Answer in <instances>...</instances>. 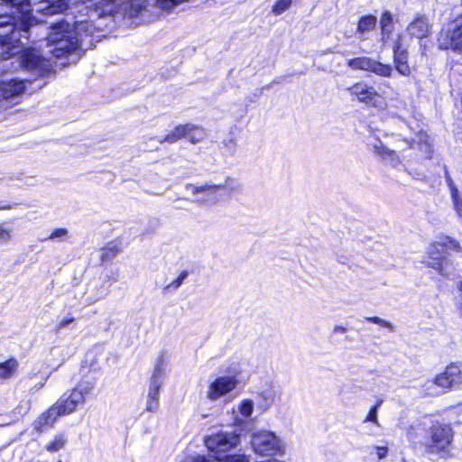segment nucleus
<instances>
[{
  "label": "nucleus",
  "mask_w": 462,
  "mask_h": 462,
  "mask_svg": "<svg viewBox=\"0 0 462 462\" xmlns=\"http://www.w3.org/2000/svg\"><path fill=\"white\" fill-rule=\"evenodd\" d=\"M19 68L29 72L33 79H14L5 82L0 90L5 99L14 100L25 93L26 82L32 83L38 79L55 74L51 60L44 57L39 50L0 42V76L14 72Z\"/></svg>",
  "instance_id": "1"
},
{
  "label": "nucleus",
  "mask_w": 462,
  "mask_h": 462,
  "mask_svg": "<svg viewBox=\"0 0 462 462\" xmlns=\"http://www.w3.org/2000/svg\"><path fill=\"white\" fill-rule=\"evenodd\" d=\"M60 69L77 64L85 51L80 47L83 35L94 32L91 21L86 18L88 6L82 0H60Z\"/></svg>",
  "instance_id": "2"
},
{
  "label": "nucleus",
  "mask_w": 462,
  "mask_h": 462,
  "mask_svg": "<svg viewBox=\"0 0 462 462\" xmlns=\"http://www.w3.org/2000/svg\"><path fill=\"white\" fill-rule=\"evenodd\" d=\"M0 6L6 9L0 14V42L22 48L23 39L29 40L31 28L39 23L32 0H0Z\"/></svg>",
  "instance_id": "3"
},
{
  "label": "nucleus",
  "mask_w": 462,
  "mask_h": 462,
  "mask_svg": "<svg viewBox=\"0 0 462 462\" xmlns=\"http://www.w3.org/2000/svg\"><path fill=\"white\" fill-rule=\"evenodd\" d=\"M459 249V244L455 239L448 236L441 238L430 245L426 263L429 267L435 269L440 275L448 276L451 273V268L448 250L458 251Z\"/></svg>",
  "instance_id": "4"
},
{
  "label": "nucleus",
  "mask_w": 462,
  "mask_h": 462,
  "mask_svg": "<svg viewBox=\"0 0 462 462\" xmlns=\"http://www.w3.org/2000/svg\"><path fill=\"white\" fill-rule=\"evenodd\" d=\"M462 383V365L454 363L447 366L444 373L436 376L434 381L425 383L428 395H438L447 390L457 389Z\"/></svg>",
  "instance_id": "5"
},
{
  "label": "nucleus",
  "mask_w": 462,
  "mask_h": 462,
  "mask_svg": "<svg viewBox=\"0 0 462 462\" xmlns=\"http://www.w3.org/2000/svg\"><path fill=\"white\" fill-rule=\"evenodd\" d=\"M166 357L161 354L158 357L154 369L150 379L149 391L146 401V411L156 412L159 409L160 390L164 381V373L166 366Z\"/></svg>",
  "instance_id": "6"
},
{
  "label": "nucleus",
  "mask_w": 462,
  "mask_h": 462,
  "mask_svg": "<svg viewBox=\"0 0 462 462\" xmlns=\"http://www.w3.org/2000/svg\"><path fill=\"white\" fill-rule=\"evenodd\" d=\"M453 440V430L448 424L436 421L429 430L428 449L432 453H448Z\"/></svg>",
  "instance_id": "7"
},
{
  "label": "nucleus",
  "mask_w": 462,
  "mask_h": 462,
  "mask_svg": "<svg viewBox=\"0 0 462 462\" xmlns=\"http://www.w3.org/2000/svg\"><path fill=\"white\" fill-rule=\"evenodd\" d=\"M253 450L261 456H274L282 451L281 439L273 431L254 433L250 440Z\"/></svg>",
  "instance_id": "8"
},
{
  "label": "nucleus",
  "mask_w": 462,
  "mask_h": 462,
  "mask_svg": "<svg viewBox=\"0 0 462 462\" xmlns=\"http://www.w3.org/2000/svg\"><path fill=\"white\" fill-rule=\"evenodd\" d=\"M93 389L89 383H80L71 391L66 392L60 398V416L74 411L79 403H83L85 396Z\"/></svg>",
  "instance_id": "9"
},
{
  "label": "nucleus",
  "mask_w": 462,
  "mask_h": 462,
  "mask_svg": "<svg viewBox=\"0 0 462 462\" xmlns=\"http://www.w3.org/2000/svg\"><path fill=\"white\" fill-rule=\"evenodd\" d=\"M204 441L209 452L214 453L217 459V457H221L222 453L236 447L240 441V436L234 431L218 432L206 437Z\"/></svg>",
  "instance_id": "10"
},
{
  "label": "nucleus",
  "mask_w": 462,
  "mask_h": 462,
  "mask_svg": "<svg viewBox=\"0 0 462 462\" xmlns=\"http://www.w3.org/2000/svg\"><path fill=\"white\" fill-rule=\"evenodd\" d=\"M408 145V141L402 139L399 136L395 137L392 143H383V141L377 139L375 143H371L373 152L380 156L383 160L388 161L394 167L401 164L397 151L403 150L404 147Z\"/></svg>",
  "instance_id": "11"
},
{
  "label": "nucleus",
  "mask_w": 462,
  "mask_h": 462,
  "mask_svg": "<svg viewBox=\"0 0 462 462\" xmlns=\"http://www.w3.org/2000/svg\"><path fill=\"white\" fill-rule=\"evenodd\" d=\"M226 373L227 375L218 376L210 383L207 396L211 401H216L227 394L237 386L236 375L239 374V370L233 367L228 369Z\"/></svg>",
  "instance_id": "12"
},
{
  "label": "nucleus",
  "mask_w": 462,
  "mask_h": 462,
  "mask_svg": "<svg viewBox=\"0 0 462 462\" xmlns=\"http://www.w3.org/2000/svg\"><path fill=\"white\" fill-rule=\"evenodd\" d=\"M204 133L202 128L191 125H177L170 134L165 135L162 139L156 138L157 142L162 143L164 142L169 143H174L182 137L188 138L191 143H195L199 142L203 138ZM155 140V138H152Z\"/></svg>",
  "instance_id": "13"
},
{
  "label": "nucleus",
  "mask_w": 462,
  "mask_h": 462,
  "mask_svg": "<svg viewBox=\"0 0 462 462\" xmlns=\"http://www.w3.org/2000/svg\"><path fill=\"white\" fill-rule=\"evenodd\" d=\"M185 189L189 190L192 195L204 194V196L192 200L199 205L212 207L219 201L217 191L220 190V188L217 187V184L207 182L202 185H195L187 183Z\"/></svg>",
  "instance_id": "14"
},
{
  "label": "nucleus",
  "mask_w": 462,
  "mask_h": 462,
  "mask_svg": "<svg viewBox=\"0 0 462 462\" xmlns=\"http://www.w3.org/2000/svg\"><path fill=\"white\" fill-rule=\"evenodd\" d=\"M347 91L352 98H356L366 106H381V97L373 86L361 81L348 88Z\"/></svg>",
  "instance_id": "15"
},
{
  "label": "nucleus",
  "mask_w": 462,
  "mask_h": 462,
  "mask_svg": "<svg viewBox=\"0 0 462 462\" xmlns=\"http://www.w3.org/2000/svg\"><path fill=\"white\" fill-rule=\"evenodd\" d=\"M393 64L396 71L404 77H408L411 73V66L409 64V52L408 50L402 43L401 35L398 36L393 46Z\"/></svg>",
  "instance_id": "16"
},
{
  "label": "nucleus",
  "mask_w": 462,
  "mask_h": 462,
  "mask_svg": "<svg viewBox=\"0 0 462 462\" xmlns=\"http://www.w3.org/2000/svg\"><path fill=\"white\" fill-rule=\"evenodd\" d=\"M431 25L424 14H416L407 26V32L412 38L422 40L430 34Z\"/></svg>",
  "instance_id": "17"
},
{
  "label": "nucleus",
  "mask_w": 462,
  "mask_h": 462,
  "mask_svg": "<svg viewBox=\"0 0 462 462\" xmlns=\"http://www.w3.org/2000/svg\"><path fill=\"white\" fill-rule=\"evenodd\" d=\"M58 419V402L53 403L51 407L43 412L34 422V429L42 432L48 430L54 426Z\"/></svg>",
  "instance_id": "18"
},
{
  "label": "nucleus",
  "mask_w": 462,
  "mask_h": 462,
  "mask_svg": "<svg viewBox=\"0 0 462 462\" xmlns=\"http://www.w3.org/2000/svg\"><path fill=\"white\" fill-rule=\"evenodd\" d=\"M109 292V285L103 282L97 287V284H94L93 288H88L83 295L85 303L92 304L96 301L106 297Z\"/></svg>",
  "instance_id": "19"
},
{
  "label": "nucleus",
  "mask_w": 462,
  "mask_h": 462,
  "mask_svg": "<svg viewBox=\"0 0 462 462\" xmlns=\"http://www.w3.org/2000/svg\"><path fill=\"white\" fill-rule=\"evenodd\" d=\"M381 42L385 44L393 31V17L391 12H383L380 18Z\"/></svg>",
  "instance_id": "20"
},
{
  "label": "nucleus",
  "mask_w": 462,
  "mask_h": 462,
  "mask_svg": "<svg viewBox=\"0 0 462 462\" xmlns=\"http://www.w3.org/2000/svg\"><path fill=\"white\" fill-rule=\"evenodd\" d=\"M367 71L374 73L380 77L391 78L393 69L390 64H384L379 60L370 58Z\"/></svg>",
  "instance_id": "21"
},
{
  "label": "nucleus",
  "mask_w": 462,
  "mask_h": 462,
  "mask_svg": "<svg viewBox=\"0 0 462 462\" xmlns=\"http://www.w3.org/2000/svg\"><path fill=\"white\" fill-rule=\"evenodd\" d=\"M446 181L450 189L454 208L459 217H462V200L459 198L457 188L455 186L452 179L448 175V172L445 171Z\"/></svg>",
  "instance_id": "22"
},
{
  "label": "nucleus",
  "mask_w": 462,
  "mask_h": 462,
  "mask_svg": "<svg viewBox=\"0 0 462 462\" xmlns=\"http://www.w3.org/2000/svg\"><path fill=\"white\" fill-rule=\"evenodd\" d=\"M377 18L373 14H366L360 17L356 32L359 34H364L366 32H370L375 28Z\"/></svg>",
  "instance_id": "23"
},
{
  "label": "nucleus",
  "mask_w": 462,
  "mask_h": 462,
  "mask_svg": "<svg viewBox=\"0 0 462 462\" xmlns=\"http://www.w3.org/2000/svg\"><path fill=\"white\" fill-rule=\"evenodd\" d=\"M18 363L14 358H9L0 363V378H9L16 371Z\"/></svg>",
  "instance_id": "24"
},
{
  "label": "nucleus",
  "mask_w": 462,
  "mask_h": 462,
  "mask_svg": "<svg viewBox=\"0 0 462 462\" xmlns=\"http://www.w3.org/2000/svg\"><path fill=\"white\" fill-rule=\"evenodd\" d=\"M258 408L263 411H267L274 402L275 393L273 390H265L258 394Z\"/></svg>",
  "instance_id": "25"
},
{
  "label": "nucleus",
  "mask_w": 462,
  "mask_h": 462,
  "mask_svg": "<svg viewBox=\"0 0 462 462\" xmlns=\"http://www.w3.org/2000/svg\"><path fill=\"white\" fill-rule=\"evenodd\" d=\"M370 57H356L353 59H349L346 61V65L348 68L354 70H365L367 71L368 63Z\"/></svg>",
  "instance_id": "26"
},
{
  "label": "nucleus",
  "mask_w": 462,
  "mask_h": 462,
  "mask_svg": "<svg viewBox=\"0 0 462 462\" xmlns=\"http://www.w3.org/2000/svg\"><path fill=\"white\" fill-rule=\"evenodd\" d=\"M121 248L119 245L114 243L108 244L106 247L102 248L100 254V260L102 263H106L113 259L119 252Z\"/></svg>",
  "instance_id": "27"
},
{
  "label": "nucleus",
  "mask_w": 462,
  "mask_h": 462,
  "mask_svg": "<svg viewBox=\"0 0 462 462\" xmlns=\"http://www.w3.org/2000/svg\"><path fill=\"white\" fill-rule=\"evenodd\" d=\"M346 332V328L339 325L335 326L329 335V342L333 345H340L342 343L341 337Z\"/></svg>",
  "instance_id": "28"
},
{
  "label": "nucleus",
  "mask_w": 462,
  "mask_h": 462,
  "mask_svg": "<svg viewBox=\"0 0 462 462\" xmlns=\"http://www.w3.org/2000/svg\"><path fill=\"white\" fill-rule=\"evenodd\" d=\"M188 276L189 272L187 270L182 271L173 282L164 287L163 291L165 292L177 291L182 285L183 282Z\"/></svg>",
  "instance_id": "29"
},
{
  "label": "nucleus",
  "mask_w": 462,
  "mask_h": 462,
  "mask_svg": "<svg viewBox=\"0 0 462 462\" xmlns=\"http://www.w3.org/2000/svg\"><path fill=\"white\" fill-rule=\"evenodd\" d=\"M254 411V402L250 399H244L238 405L239 413L245 419L249 418Z\"/></svg>",
  "instance_id": "30"
},
{
  "label": "nucleus",
  "mask_w": 462,
  "mask_h": 462,
  "mask_svg": "<svg viewBox=\"0 0 462 462\" xmlns=\"http://www.w3.org/2000/svg\"><path fill=\"white\" fill-rule=\"evenodd\" d=\"M40 3L45 4L44 7L38 9L46 15L58 14V0H39Z\"/></svg>",
  "instance_id": "31"
},
{
  "label": "nucleus",
  "mask_w": 462,
  "mask_h": 462,
  "mask_svg": "<svg viewBox=\"0 0 462 462\" xmlns=\"http://www.w3.org/2000/svg\"><path fill=\"white\" fill-rule=\"evenodd\" d=\"M220 189H228L229 192H235L239 189L240 185L237 180L231 177H226L224 182L217 183Z\"/></svg>",
  "instance_id": "32"
},
{
  "label": "nucleus",
  "mask_w": 462,
  "mask_h": 462,
  "mask_svg": "<svg viewBox=\"0 0 462 462\" xmlns=\"http://www.w3.org/2000/svg\"><path fill=\"white\" fill-rule=\"evenodd\" d=\"M219 462H249L246 456L241 454L225 455L224 457H217Z\"/></svg>",
  "instance_id": "33"
},
{
  "label": "nucleus",
  "mask_w": 462,
  "mask_h": 462,
  "mask_svg": "<svg viewBox=\"0 0 462 462\" xmlns=\"http://www.w3.org/2000/svg\"><path fill=\"white\" fill-rule=\"evenodd\" d=\"M292 0H277L273 6V12L275 14H281L285 12L291 5Z\"/></svg>",
  "instance_id": "34"
},
{
  "label": "nucleus",
  "mask_w": 462,
  "mask_h": 462,
  "mask_svg": "<svg viewBox=\"0 0 462 462\" xmlns=\"http://www.w3.org/2000/svg\"><path fill=\"white\" fill-rule=\"evenodd\" d=\"M365 319L371 323H374V324H377V325H380L382 327H384V328H390L391 330H393V325L387 321V320H384L379 317H367L365 318Z\"/></svg>",
  "instance_id": "35"
},
{
  "label": "nucleus",
  "mask_w": 462,
  "mask_h": 462,
  "mask_svg": "<svg viewBox=\"0 0 462 462\" xmlns=\"http://www.w3.org/2000/svg\"><path fill=\"white\" fill-rule=\"evenodd\" d=\"M378 410L375 407H371L366 417L364 420V422H372L375 425L379 426L378 419H377Z\"/></svg>",
  "instance_id": "36"
},
{
  "label": "nucleus",
  "mask_w": 462,
  "mask_h": 462,
  "mask_svg": "<svg viewBox=\"0 0 462 462\" xmlns=\"http://www.w3.org/2000/svg\"><path fill=\"white\" fill-rule=\"evenodd\" d=\"M223 143L229 154H233L236 152V143L233 137L224 140Z\"/></svg>",
  "instance_id": "37"
},
{
  "label": "nucleus",
  "mask_w": 462,
  "mask_h": 462,
  "mask_svg": "<svg viewBox=\"0 0 462 462\" xmlns=\"http://www.w3.org/2000/svg\"><path fill=\"white\" fill-rule=\"evenodd\" d=\"M11 239L10 230L0 225V243H5Z\"/></svg>",
  "instance_id": "38"
},
{
  "label": "nucleus",
  "mask_w": 462,
  "mask_h": 462,
  "mask_svg": "<svg viewBox=\"0 0 462 462\" xmlns=\"http://www.w3.org/2000/svg\"><path fill=\"white\" fill-rule=\"evenodd\" d=\"M420 149L424 151L425 152V157L427 159H430L431 158V154H432V147L430 143H424L420 145Z\"/></svg>",
  "instance_id": "39"
},
{
  "label": "nucleus",
  "mask_w": 462,
  "mask_h": 462,
  "mask_svg": "<svg viewBox=\"0 0 462 462\" xmlns=\"http://www.w3.org/2000/svg\"><path fill=\"white\" fill-rule=\"evenodd\" d=\"M182 462H211L208 458H207L205 456H198L194 457L186 458Z\"/></svg>",
  "instance_id": "40"
},
{
  "label": "nucleus",
  "mask_w": 462,
  "mask_h": 462,
  "mask_svg": "<svg viewBox=\"0 0 462 462\" xmlns=\"http://www.w3.org/2000/svg\"><path fill=\"white\" fill-rule=\"evenodd\" d=\"M51 30L53 31L52 32V35L50 37L49 41L53 42H56L58 41V37H57V32H58V22H55V23H52L51 25Z\"/></svg>",
  "instance_id": "41"
},
{
  "label": "nucleus",
  "mask_w": 462,
  "mask_h": 462,
  "mask_svg": "<svg viewBox=\"0 0 462 462\" xmlns=\"http://www.w3.org/2000/svg\"><path fill=\"white\" fill-rule=\"evenodd\" d=\"M377 457L379 459L384 458L388 454V448L387 447H377Z\"/></svg>",
  "instance_id": "42"
},
{
  "label": "nucleus",
  "mask_w": 462,
  "mask_h": 462,
  "mask_svg": "<svg viewBox=\"0 0 462 462\" xmlns=\"http://www.w3.org/2000/svg\"><path fill=\"white\" fill-rule=\"evenodd\" d=\"M47 449L50 451H58V436L47 446Z\"/></svg>",
  "instance_id": "43"
},
{
  "label": "nucleus",
  "mask_w": 462,
  "mask_h": 462,
  "mask_svg": "<svg viewBox=\"0 0 462 462\" xmlns=\"http://www.w3.org/2000/svg\"><path fill=\"white\" fill-rule=\"evenodd\" d=\"M14 205L8 203L7 201H0V210H3V209H11L13 208Z\"/></svg>",
  "instance_id": "44"
},
{
  "label": "nucleus",
  "mask_w": 462,
  "mask_h": 462,
  "mask_svg": "<svg viewBox=\"0 0 462 462\" xmlns=\"http://www.w3.org/2000/svg\"><path fill=\"white\" fill-rule=\"evenodd\" d=\"M60 244L64 241V236L67 235V230L65 228H60Z\"/></svg>",
  "instance_id": "45"
},
{
  "label": "nucleus",
  "mask_w": 462,
  "mask_h": 462,
  "mask_svg": "<svg viewBox=\"0 0 462 462\" xmlns=\"http://www.w3.org/2000/svg\"><path fill=\"white\" fill-rule=\"evenodd\" d=\"M457 411L458 413V420H457V423H462V403L459 404L457 407Z\"/></svg>",
  "instance_id": "46"
},
{
  "label": "nucleus",
  "mask_w": 462,
  "mask_h": 462,
  "mask_svg": "<svg viewBox=\"0 0 462 462\" xmlns=\"http://www.w3.org/2000/svg\"><path fill=\"white\" fill-rule=\"evenodd\" d=\"M383 402V400L379 397V398H377L375 403L372 407H375L376 410H379V408L381 407Z\"/></svg>",
  "instance_id": "47"
},
{
  "label": "nucleus",
  "mask_w": 462,
  "mask_h": 462,
  "mask_svg": "<svg viewBox=\"0 0 462 462\" xmlns=\"http://www.w3.org/2000/svg\"><path fill=\"white\" fill-rule=\"evenodd\" d=\"M73 321V319H63L61 322H60V328L66 327L69 325V322Z\"/></svg>",
  "instance_id": "48"
},
{
  "label": "nucleus",
  "mask_w": 462,
  "mask_h": 462,
  "mask_svg": "<svg viewBox=\"0 0 462 462\" xmlns=\"http://www.w3.org/2000/svg\"><path fill=\"white\" fill-rule=\"evenodd\" d=\"M13 180V178H12V177H5H5L0 178V185H1L3 182H7V181H9V180Z\"/></svg>",
  "instance_id": "49"
},
{
  "label": "nucleus",
  "mask_w": 462,
  "mask_h": 462,
  "mask_svg": "<svg viewBox=\"0 0 462 462\" xmlns=\"http://www.w3.org/2000/svg\"><path fill=\"white\" fill-rule=\"evenodd\" d=\"M57 51H58V47H57V45H55V46L53 47V49L51 50L52 55H53V57H55V58H58V54L56 53Z\"/></svg>",
  "instance_id": "50"
},
{
  "label": "nucleus",
  "mask_w": 462,
  "mask_h": 462,
  "mask_svg": "<svg viewBox=\"0 0 462 462\" xmlns=\"http://www.w3.org/2000/svg\"><path fill=\"white\" fill-rule=\"evenodd\" d=\"M273 84L270 83V84H268V85L263 86V87L261 88V90H260V94H262V93H263V89H270V88H272V86H273Z\"/></svg>",
  "instance_id": "51"
},
{
  "label": "nucleus",
  "mask_w": 462,
  "mask_h": 462,
  "mask_svg": "<svg viewBox=\"0 0 462 462\" xmlns=\"http://www.w3.org/2000/svg\"><path fill=\"white\" fill-rule=\"evenodd\" d=\"M260 95H261V94H260V92H259V93H256V94H254V97H249V101H250V102H254V101H255V99H256Z\"/></svg>",
  "instance_id": "52"
},
{
  "label": "nucleus",
  "mask_w": 462,
  "mask_h": 462,
  "mask_svg": "<svg viewBox=\"0 0 462 462\" xmlns=\"http://www.w3.org/2000/svg\"><path fill=\"white\" fill-rule=\"evenodd\" d=\"M51 237H52V238L58 237V228H55L52 230Z\"/></svg>",
  "instance_id": "53"
},
{
  "label": "nucleus",
  "mask_w": 462,
  "mask_h": 462,
  "mask_svg": "<svg viewBox=\"0 0 462 462\" xmlns=\"http://www.w3.org/2000/svg\"><path fill=\"white\" fill-rule=\"evenodd\" d=\"M142 10H143V9L140 7L138 10H134V14H132V15H133V14L139 15V14H141Z\"/></svg>",
  "instance_id": "54"
},
{
  "label": "nucleus",
  "mask_w": 462,
  "mask_h": 462,
  "mask_svg": "<svg viewBox=\"0 0 462 462\" xmlns=\"http://www.w3.org/2000/svg\"><path fill=\"white\" fill-rule=\"evenodd\" d=\"M59 443H60V448L64 445L65 441L62 439V438L60 436V440H59Z\"/></svg>",
  "instance_id": "55"
},
{
  "label": "nucleus",
  "mask_w": 462,
  "mask_h": 462,
  "mask_svg": "<svg viewBox=\"0 0 462 462\" xmlns=\"http://www.w3.org/2000/svg\"><path fill=\"white\" fill-rule=\"evenodd\" d=\"M281 81H282V80H281V79H280V78H279V79H275L274 80H273L272 84H278V83H280Z\"/></svg>",
  "instance_id": "56"
},
{
  "label": "nucleus",
  "mask_w": 462,
  "mask_h": 462,
  "mask_svg": "<svg viewBox=\"0 0 462 462\" xmlns=\"http://www.w3.org/2000/svg\"><path fill=\"white\" fill-rule=\"evenodd\" d=\"M458 290L462 292V282L458 285Z\"/></svg>",
  "instance_id": "57"
},
{
  "label": "nucleus",
  "mask_w": 462,
  "mask_h": 462,
  "mask_svg": "<svg viewBox=\"0 0 462 462\" xmlns=\"http://www.w3.org/2000/svg\"><path fill=\"white\" fill-rule=\"evenodd\" d=\"M44 84H45V83H43V84H39V85H37V88H42V86H43Z\"/></svg>",
  "instance_id": "58"
},
{
  "label": "nucleus",
  "mask_w": 462,
  "mask_h": 462,
  "mask_svg": "<svg viewBox=\"0 0 462 462\" xmlns=\"http://www.w3.org/2000/svg\"><path fill=\"white\" fill-rule=\"evenodd\" d=\"M345 339L346 340H350L349 337L348 336H345Z\"/></svg>",
  "instance_id": "59"
},
{
  "label": "nucleus",
  "mask_w": 462,
  "mask_h": 462,
  "mask_svg": "<svg viewBox=\"0 0 462 462\" xmlns=\"http://www.w3.org/2000/svg\"><path fill=\"white\" fill-rule=\"evenodd\" d=\"M10 422H6L5 424H1V426H4V425H9Z\"/></svg>",
  "instance_id": "60"
},
{
  "label": "nucleus",
  "mask_w": 462,
  "mask_h": 462,
  "mask_svg": "<svg viewBox=\"0 0 462 462\" xmlns=\"http://www.w3.org/2000/svg\"><path fill=\"white\" fill-rule=\"evenodd\" d=\"M60 462H61V461L60 460Z\"/></svg>",
  "instance_id": "61"
},
{
  "label": "nucleus",
  "mask_w": 462,
  "mask_h": 462,
  "mask_svg": "<svg viewBox=\"0 0 462 462\" xmlns=\"http://www.w3.org/2000/svg\"><path fill=\"white\" fill-rule=\"evenodd\" d=\"M405 462V461H404Z\"/></svg>",
  "instance_id": "62"
}]
</instances>
